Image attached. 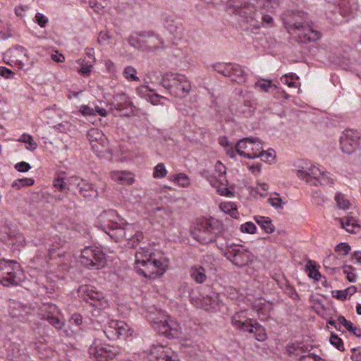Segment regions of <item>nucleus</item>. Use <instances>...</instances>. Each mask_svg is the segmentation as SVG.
Listing matches in <instances>:
<instances>
[{
  "mask_svg": "<svg viewBox=\"0 0 361 361\" xmlns=\"http://www.w3.org/2000/svg\"><path fill=\"white\" fill-rule=\"evenodd\" d=\"M215 169L216 171L219 173V181L223 185H226V184H228V180L224 176V175L226 174V167L220 161H217L215 165Z\"/></svg>",
  "mask_w": 361,
  "mask_h": 361,
  "instance_id": "41",
  "label": "nucleus"
},
{
  "mask_svg": "<svg viewBox=\"0 0 361 361\" xmlns=\"http://www.w3.org/2000/svg\"><path fill=\"white\" fill-rule=\"evenodd\" d=\"M151 361H180L178 355L163 345L152 346L150 349Z\"/></svg>",
  "mask_w": 361,
  "mask_h": 361,
  "instance_id": "16",
  "label": "nucleus"
},
{
  "mask_svg": "<svg viewBox=\"0 0 361 361\" xmlns=\"http://www.w3.org/2000/svg\"><path fill=\"white\" fill-rule=\"evenodd\" d=\"M322 171L320 169L315 166H311L307 171L298 170L297 172V175L299 178L302 179H305L307 182H310L309 178H312L315 180H317L319 176L322 174Z\"/></svg>",
  "mask_w": 361,
  "mask_h": 361,
  "instance_id": "29",
  "label": "nucleus"
},
{
  "mask_svg": "<svg viewBox=\"0 0 361 361\" xmlns=\"http://www.w3.org/2000/svg\"><path fill=\"white\" fill-rule=\"evenodd\" d=\"M339 6L341 9V13L345 17H348L350 15H353L357 10L356 5H349V1L346 3L344 1V0H342V2L339 3Z\"/></svg>",
  "mask_w": 361,
  "mask_h": 361,
  "instance_id": "33",
  "label": "nucleus"
},
{
  "mask_svg": "<svg viewBox=\"0 0 361 361\" xmlns=\"http://www.w3.org/2000/svg\"><path fill=\"white\" fill-rule=\"evenodd\" d=\"M344 327L355 336L357 337L361 336V330L358 329L350 321H348Z\"/></svg>",
  "mask_w": 361,
  "mask_h": 361,
  "instance_id": "60",
  "label": "nucleus"
},
{
  "mask_svg": "<svg viewBox=\"0 0 361 361\" xmlns=\"http://www.w3.org/2000/svg\"><path fill=\"white\" fill-rule=\"evenodd\" d=\"M254 139L249 137L240 140L235 147L236 152L244 157L254 159L258 156L257 152H254Z\"/></svg>",
  "mask_w": 361,
  "mask_h": 361,
  "instance_id": "20",
  "label": "nucleus"
},
{
  "mask_svg": "<svg viewBox=\"0 0 361 361\" xmlns=\"http://www.w3.org/2000/svg\"><path fill=\"white\" fill-rule=\"evenodd\" d=\"M257 157H261L264 161H270L275 157V152L273 149H269L267 151L262 150V152L257 153Z\"/></svg>",
  "mask_w": 361,
  "mask_h": 361,
  "instance_id": "52",
  "label": "nucleus"
},
{
  "mask_svg": "<svg viewBox=\"0 0 361 361\" xmlns=\"http://www.w3.org/2000/svg\"><path fill=\"white\" fill-rule=\"evenodd\" d=\"M8 238L13 245H23L24 243L23 235L18 232H10L8 233Z\"/></svg>",
  "mask_w": 361,
  "mask_h": 361,
  "instance_id": "39",
  "label": "nucleus"
},
{
  "mask_svg": "<svg viewBox=\"0 0 361 361\" xmlns=\"http://www.w3.org/2000/svg\"><path fill=\"white\" fill-rule=\"evenodd\" d=\"M338 259L336 255H330L326 259L324 260V266L326 269H331V265H338ZM336 267H332L333 270H335Z\"/></svg>",
  "mask_w": 361,
  "mask_h": 361,
  "instance_id": "55",
  "label": "nucleus"
},
{
  "mask_svg": "<svg viewBox=\"0 0 361 361\" xmlns=\"http://www.w3.org/2000/svg\"><path fill=\"white\" fill-rule=\"evenodd\" d=\"M339 221L342 228L345 229L348 233H355V228H360L357 220L353 216H348L346 217L341 218Z\"/></svg>",
  "mask_w": 361,
  "mask_h": 361,
  "instance_id": "30",
  "label": "nucleus"
},
{
  "mask_svg": "<svg viewBox=\"0 0 361 361\" xmlns=\"http://www.w3.org/2000/svg\"><path fill=\"white\" fill-rule=\"evenodd\" d=\"M327 173V172L322 171V174L318 176L316 181L319 183L321 185L332 184L334 183V179L329 176Z\"/></svg>",
  "mask_w": 361,
  "mask_h": 361,
  "instance_id": "56",
  "label": "nucleus"
},
{
  "mask_svg": "<svg viewBox=\"0 0 361 361\" xmlns=\"http://www.w3.org/2000/svg\"><path fill=\"white\" fill-rule=\"evenodd\" d=\"M190 276L198 283H202L207 279L204 269L201 266H195L190 269Z\"/></svg>",
  "mask_w": 361,
  "mask_h": 361,
  "instance_id": "31",
  "label": "nucleus"
},
{
  "mask_svg": "<svg viewBox=\"0 0 361 361\" xmlns=\"http://www.w3.org/2000/svg\"><path fill=\"white\" fill-rule=\"evenodd\" d=\"M331 344L334 345L338 350L341 351L344 350V345L343 341L336 335L331 334L329 338Z\"/></svg>",
  "mask_w": 361,
  "mask_h": 361,
  "instance_id": "54",
  "label": "nucleus"
},
{
  "mask_svg": "<svg viewBox=\"0 0 361 361\" xmlns=\"http://www.w3.org/2000/svg\"><path fill=\"white\" fill-rule=\"evenodd\" d=\"M20 142L26 143V149L30 151H34L37 147V142L33 140V137L30 135L23 134L19 139Z\"/></svg>",
  "mask_w": 361,
  "mask_h": 361,
  "instance_id": "35",
  "label": "nucleus"
},
{
  "mask_svg": "<svg viewBox=\"0 0 361 361\" xmlns=\"http://www.w3.org/2000/svg\"><path fill=\"white\" fill-rule=\"evenodd\" d=\"M167 171L165 169L164 164L162 163L158 164L154 170L153 176L156 178H164L166 176Z\"/></svg>",
  "mask_w": 361,
  "mask_h": 361,
  "instance_id": "50",
  "label": "nucleus"
},
{
  "mask_svg": "<svg viewBox=\"0 0 361 361\" xmlns=\"http://www.w3.org/2000/svg\"><path fill=\"white\" fill-rule=\"evenodd\" d=\"M135 268L137 271L146 278H156L157 275L154 264L147 254L138 252L135 255Z\"/></svg>",
  "mask_w": 361,
  "mask_h": 361,
  "instance_id": "12",
  "label": "nucleus"
},
{
  "mask_svg": "<svg viewBox=\"0 0 361 361\" xmlns=\"http://www.w3.org/2000/svg\"><path fill=\"white\" fill-rule=\"evenodd\" d=\"M137 36L143 37L144 50L154 51L162 47L163 42L161 39L152 31H141Z\"/></svg>",
  "mask_w": 361,
  "mask_h": 361,
  "instance_id": "22",
  "label": "nucleus"
},
{
  "mask_svg": "<svg viewBox=\"0 0 361 361\" xmlns=\"http://www.w3.org/2000/svg\"><path fill=\"white\" fill-rule=\"evenodd\" d=\"M113 211L106 212L99 216V219L104 224L102 225V229L108 234L111 238L116 242L121 241L125 238L126 225L124 226H119L112 217H114Z\"/></svg>",
  "mask_w": 361,
  "mask_h": 361,
  "instance_id": "4",
  "label": "nucleus"
},
{
  "mask_svg": "<svg viewBox=\"0 0 361 361\" xmlns=\"http://www.w3.org/2000/svg\"><path fill=\"white\" fill-rule=\"evenodd\" d=\"M31 166L30 164L25 162V161H21L19 163H17L15 165V169L20 171V172H27L30 169Z\"/></svg>",
  "mask_w": 361,
  "mask_h": 361,
  "instance_id": "62",
  "label": "nucleus"
},
{
  "mask_svg": "<svg viewBox=\"0 0 361 361\" xmlns=\"http://www.w3.org/2000/svg\"><path fill=\"white\" fill-rule=\"evenodd\" d=\"M136 69L132 66H127L123 71L124 77L131 81H138L139 78L136 76Z\"/></svg>",
  "mask_w": 361,
  "mask_h": 361,
  "instance_id": "42",
  "label": "nucleus"
},
{
  "mask_svg": "<svg viewBox=\"0 0 361 361\" xmlns=\"http://www.w3.org/2000/svg\"><path fill=\"white\" fill-rule=\"evenodd\" d=\"M251 322L252 319H248L245 315V312L243 311L236 312L231 318L232 324L237 329L245 331Z\"/></svg>",
  "mask_w": 361,
  "mask_h": 361,
  "instance_id": "25",
  "label": "nucleus"
},
{
  "mask_svg": "<svg viewBox=\"0 0 361 361\" xmlns=\"http://www.w3.org/2000/svg\"><path fill=\"white\" fill-rule=\"evenodd\" d=\"M9 61L6 62L8 65H18L19 68H23L25 64L28 62L29 56L27 50L20 45H16L9 49L6 54Z\"/></svg>",
  "mask_w": 361,
  "mask_h": 361,
  "instance_id": "15",
  "label": "nucleus"
},
{
  "mask_svg": "<svg viewBox=\"0 0 361 361\" xmlns=\"http://www.w3.org/2000/svg\"><path fill=\"white\" fill-rule=\"evenodd\" d=\"M245 331L252 334L255 339L259 341H263L267 338L266 331L264 327L257 322L253 323L252 321L250 322Z\"/></svg>",
  "mask_w": 361,
  "mask_h": 361,
  "instance_id": "26",
  "label": "nucleus"
},
{
  "mask_svg": "<svg viewBox=\"0 0 361 361\" xmlns=\"http://www.w3.org/2000/svg\"><path fill=\"white\" fill-rule=\"evenodd\" d=\"M351 250V247L346 243H341L335 247V252L343 255H348Z\"/></svg>",
  "mask_w": 361,
  "mask_h": 361,
  "instance_id": "51",
  "label": "nucleus"
},
{
  "mask_svg": "<svg viewBox=\"0 0 361 361\" xmlns=\"http://www.w3.org/2000/svg\"><path fill=\"white\" fill-rule=\"evenodd\" d=\"M335 200L338 207L342 209H348L350 207V203L348 200L345 199L343 195L337 193L335 197Z\"/></svg>",
  "mask_w": 361,
  "mask_h": 361,
  "instance_id": "45",
  "label": "nucleus"
},
{
  "mask_svg": "<svg viewBox=\"0 0 361 361\" xmlns=\"http://www.w3.org/2000/svg\"><path fill=\"white\" fill-rule=\"evenodd\" d=\"M341 149L343 153H353L358 145V136L355 131L345 130L340 138Z\"/></svg>",
  "mask_w": 361,
  "mask_h": 361,
  "instance_id": "17",
  "label": "nucleus"
},
{
  "mask_svg": "<svg viewBox=\"0 0 361 361\" xmlns=\"http://www.w3.org/2000/svg\"><path fill=\"white\" fill-rule=\"evenodd\" d=\"M53 185L54 188L58 189L59 191H64L66 190H70L71 186H69L68 183H66L63 178H57L54 180Z\"/></svg>",
  "mask_w": 361,
  "mask_h": 361,
  "instance_id": "49",
  "label": "nucleus"
},
{
  "mask_svg": "<svg viewBox=\"0 0 361 361\" xmlns=\"http://www.w3.org/2000/svg\"><path fill=\"white\" fill-rule=\"evenodd\" d=\"M80 262L85 267L99 269L106 264L105 255L97 247H87L81 252Z\"/></svg>",
  "mask_w": 361,
  "mask_h": 361,
  "instance_id": "6",
  "label": "nucleus"
},
{
  "mask_svg": "<svg viewBox=\"0 0 361 361\" xmlns=\"http://www.w3.org/2000/svg\"><path fill=\"white\" fill-rule=\"evenodd\" d=\"M264 8L265 7H262V8H259L260 18L258 20L260 23H259V25L257 27H253V30L259 29L262 25H263L264 23H265L268 25H269L272 23V21H273L272 17L270 16L269 15L264 14V13L263 12L262 8Z\"/></svg>",
  "mask_w": 361,
  "mask_h": 361,
  "instance_id": "47",
  "label": "nucleus"
},
{
  "mask_svg": "<svg viewBox=\"0 0 361 361\" xmlns=\"http://www.w3.org/2000/svg\"><path fill=\"white\" fill-rule=\"evenodd\" d=\"M231 64H225V63H216L214 65V69L219 73L222 74L224 76H228L230 72L231 71Z\"/></svg>",
  "mask_w": 361,
  "mask_h": 361,
  "instance_id": "38",
  "label": "nucleus"
},
{
  "mask_svg": "<svg viewBox=\"0 0 361 361\" xmlns=\"http://www.w3.org/2000/svg\"><path fill=\"white\" fill-rule=\"evenodd\" d=\"M79 111L83 115V116H94V109L87 106V105H82L80 107Z\"/></svg>",
  "mask_w": 361,
  "mask_h": 361,
  "instance_id": "63",
  "label": "nucleus"
},
{
  "mask_svg": "<svg viewBox=\"0 0 361 361\" xmlns=\"http://www.w3.org/2000/svg\"><path fill=\"white\" fill-rule=\"evenodd\" d=\"M89 354L97 361H105L112 359L115 356L111 346L97 343L96 342L90 347Z\"/></svg>",
  "mask_w": 361,
  "mask_h": 361,
  "instance_id": "19",
  "label": "nucleus"
},
{
  "mask_svg": "<svg viewBox=\"0 0 361 361\" xmlns=\"http://www.w3.org/2000/svg\"><path fill=\"white\" fill-rule=\"evenodd\" d=\"M139 32L131 35L128 37V42L131 47L144 50V41L143 37L137 36Z\"/></svg>",
  "mask_w": 361,
  "mask_h": 361,
  "instance_id": "34",
  "label": "nucleus"
},
{
  "mask_svg": "<svg viewBox=\"0 0 361 361\" xmlns=\"http://www.w3.org/2000/svg\"><path fill=\"white\" fill-rule=\"evenodd\" d=\"M33 184L34 180L32 178H25L16 180L15 181L13 182L11 185L13 188L19 189L21 187L30 186L32 185Z\"/></svg>",
  "mask_w": 361,
  "mask_h": 361,
  "instance_id": "43",
  "label": "nucleus"
},
{
  "mask_svg": "<svg viewBox=\"0 0 361 361\" xmlns=\"http://www.w3.org/2000/svg\"><path fill=\"white\" fill-rule=\"evenodd\" d=\"M111 109L119 111L122 116H130L133 114L134 106L125 93H118L110 104Z\"/></svg>",
  "mask_w": 361,
  "mask_h": 361,
  "instance_id": "14",
  "label": "nucleus"
},
{
  "mask_svg": "<svg viewBox=\"0 0 361 361\" xmlns=\"http://www.w3.org/2000/svg\"><path fill=\"white\" fill-rule=\"evenodd\" d=\"M176 180L180 185L183 187H186L190 184L188 177L183 173H180L178 175V176L176 178Z\"/></svg>",
  "mask_w": 361,
  "mask_h": 361,
  "instance_id": "61",
  "label": "nucleus"
},
{
  "mask_svg": "<svg viewBox=\"0 0 361 361\" xmlns=\"http://www.w3.org/2000/svg\"><path fill=\"white\" fill-rule=\"evenodd\" d=\"M308 346H300L295 344L288 345L287 346V352L290 355H295L298 357V361H325L319 355L314 353H309L307 355H301L302 353L310 351Z\"/></svg>",
  "mask_w": 361,
  "mask_h": 361,
  "instance_id": "18",
  "label": "nucleus"
},
{
  "mask_svg": "<svg viewBox=\"0 0 361 361\" xmlns=\"http://www.w3.org/2000/svg\"><path fill=\"white\" fill-rule=\"evenodd\" d=\"M43 319L48 321V322L50 324L54 326L57 329H61L63 328V326H64L63 322L61 321L59 318H57L53 315L48 314L47 317L44 316Z\"/></svg>",
  "mask_w": 361,
  "mask_h": 361,
  "instance_id": "46",
  "label": "nucleus"
},
{
  "mask_svg": "<svg viewBox=\"0 0 361 361\" xmlns=\"http://www.w3.org/2000/svg\"><path fill=\"white\" fill-rule=\"evenodd\" d=\"M20 265L13 260H0V283L4 286H16Z\"/></svg>",
  "mask_w": 361,
  "mask_h": 361,
  "instance_id": "5",
  "label": "nucleus"
},
{
  "mask_svg": "<svg viewBox=\"0 0 361 361\" xmlns=\"http://www.w3.org/2000/svg\"><path fill=\"white\" fill-rule=\"evenodd\" d=\"M240 231L243 233L253 234L256 231V226L252 222H247L240 226Z\"/></svg>",
  "mask_w": 361,
  "mask_h": 361,
  "instance_id": "57",
  "label": "nucleus"
},
{
  "mask_svg": "<svg viewBox=\"0 0 361 361\" xmlns=\"http://www.w3.org/2000/svg\"><path fill=\"white\" fill-rule=\"evenodd\" d=\"M255 0L241 1V0H230L226 4V11L230 14H233L240 18V22L243 29L253 32V27H256L260 23L259 8L262 7L274 8V4L277 3H271L269 0Z\"/></svg>",
  "mask_w": 361,
  "mask_h": 361,
  "instance_id": "1",
  "label": "nucleus"
},
{
  "mask_svg": "<svg viewBox=\"0 0 361 361\" xmlns=\"http://www.w3.org/2000/svg\"><path fill=\"white\" fill-rule=\"evenodd\" d=\"M68 185L72 188L78 189L80 195L85 198H96L99 196V192L92 183L78 176L69 178Z\"/></svg>",
  "mask_w": 361,
  "mask_h": 361,
  "instance_id": "13",
  "label": "nucleus"
},
{
  "mask_svg": "<svg viewBox=\"0 0 361 361\" xmlns=\"http://www.w3.org/2000/svg\"><path fill=\"white\" fill-rule=\"evenodd\" d=\"M35 19L37 24L42 27H45L47 23L48 22L47 18L40 13H37L36 14Z\"/></svg>",
  "mask_w": 361,
  "mask_h": 361,
  "instance_id": "64",
  "label": "nucleus"
},
{
  "mask_svg": "<svg viewBox=\"0 0 361 361\" xmlns=\"http://www.w3.org/2000/svg\"><path fill=\"white\" fill-rule=\"evenodd\" d=\"M222 232V225L214 219H203L194 228L192 235L195 239L202 244L215 241Z\"/></svg>",
  "mask_w": 361,
  "mask_h": 361,
  "instance_id": "3",
  "label": "nucleus"
},
{
  "mask_svg": "<svg viewBox=\"0 0 361 361\" xmlns=\"http://www.w3.org/2000/svg\"><path fill=\"white\" fill-rule=\"evenodd\" d=\"M283 20L288 32L301 30L309 23L307 15L302 11H288L283 13Z\"/></svg>",
  "mask_w": 361,
  "mask_h": 361,
  "instance_id": "9",
  "label": "nucleus"
},
{
  "mask_svg": "<svg viewBox=\"0 0 361 361\" xmlns=\"http://www.w3.org/2000/svg\"><path fill=\"white\" fill-rule=\"evenodd\" d=\"M217 304L216 298L212 296L207 295L202 298L201 307L205 310H211L214 309Z\"/></svg>",
  "mask_w": 361,
  "mask_h": 361,
  "instance_id": "36",
  "label": "nucleus"
},
{
  "mask_svg": "<svg viewBox=\"0 0 361 361\" xmlns=\"http://www.w3.org/2000/svg\"><path fill=\"white\" fill-rule=\"evenodd\" d=\"M107 3L105 1H98L97 0H90V6L94 9V11L97 13H100L103 9L106 7Z\"/></svg>",
  "mask_w": 361,
  "mask_h": 361,
  "instance_id": "53",
  "label": "nucleus"
},
{
  "mask_svg": "<svg viewBox=\"0 0 361 361\" xmlns=\"http://www.w3.org/2000/svg\"><path fill=\"white\" fill-rule=\"evenodd\" d=\"M228 250L225 252V257L237 267H241L247 265L252 261V253L243 247H233L227 245Z\"/></svg>",
  "mask_w": 361,
  "mask_h": 361,
  "instance_id": "10",
  "label": "nucleus"
},
{
  "mask_svg": "<svg viewBox=\"0 0 361 361\" xmlns=\"http://www.w3.org/2000/svg\"><path fill=\"white\" fill-rule=\"evenodd\" d=\"M160 84L169 90L171 95L180 99L185 98L191 91L190 82L184 75L178 73H165Z\"/></svg>",
  "mask_w": 361,
  "mask_h": 361,
  "instance_id": "2",
  "label": "nucleus"
},
{
  "mask_svg": "<svg viewBox=\"0 0 361 361\" xmlns=\"http://www.w3.org/2000/svg\"><path fill=\"white\" fill-rule=\"evenodd\" d=\"M153 264H154L155 270L157 272V275L161 276L166 271L165 264L160 260L158 259H152Z\"/></svg>",
  "mask_w": 361,
  "mask_h": 361,
  "instance_id": "58",
  "label": "nucleus"
},
{
  "mask_svg": "<svg viewBox=\"0 0 361 361\" xmlns=\"http://www.w3.org/2000/svg\"><path fill=\"white\" fill-rule=\"evenodd\" d=\"M219 183L221 185L216 186V191L218 192V193L220 195H224L226 197H231L233 195V193L228 188H226V185L228 184H226V185H223L220 182H219Z\"/></svg>",
  "mask_w": 361,
  "mask_h": 361,
  "instance_id": "59",
  "label": "nucleus"
},
{
  "mask_svg": "<svg viewBox=\"0 0 361 361\" xmlns=\"http://www.w3.org/2000/svg\"><path fill=\"white\" fill-rule=\"evenodd\" d=\"M92 149L99 156L109 151V141L105 135L99 129L91 128L87 134Z\"/></svg>",
  "mask_w": 361,
  "mask_h": 361,
  "instance_id": "11",
  "label": "nucleus"
},
{
  "mask_svg": "<svg viewBox=\"0 0 361 361\" xmlns=\"http://www.w3.org/2000/svg\"><path fill=\"white\" fill-rule=\"evenodd\" d=\"M231 71L228 77L231 78L233 81L238 83H243L246 80V73L243 68L238 64H232Z\"/></svg>",
  "mask_w": 361,
  "mask_h": 361,
  "instance_id": "28",
  "label": "nucleus"
},
{
  "mask_svg": "<svg viewBox=\"0 0 361 361\" xmlns=\"http://www.w3.org/2000/svg\"><path fill=\"white\" fill-rule=\"evenodd\" d=\"M302 32L299 34V37H302L301 41L302 42H315L320 38V32L312 29L310 23H307L304 28L301 30Z\"/></svg>",
  "mask_w": 361,
  "mask_h": 361,
  "instance_id": "24",
  "label": "nucleus"
},
{
  "mask_svg": "<svg viewBox=\"0 0 361 361\" xmlns=\"http://www.w3.org/2000/svg\"><path fill=\"white\" fill-rule=\"evenodd\" d=\"M104 333L108 339L116 341L126 339L132 334V330L126 322L112 320L104 326Z\"/></svg>",
  "mask_w": 361,
  "mask_h": 361,
  "instance_id": "7",
  "label": "nucleus"
},
{
  "mask_svg": "<svg viewBox=\"0 0 361 361\" xmlns=\"http://www.w3.org/2000/svg\"><path fill=\"white\" fill-rule=\"evenodd\" d=\"M125 233L126 245L128 248H136L138 244L144 239L142 232L135 231L134 226L130 224H126Z\"/></svg>",
  "mask_w": 361,
  "mask_h": 361,
  "instance_id": "21",
  "label": "nucleus"
},
{
  "mask_svg": "<svg viewBox=\"0 0 361 361\" xmlns=\"http://www.w3.org/2000/svg\"><path fill=\"white\" fill-rule=\"evenodd\" d=\"M268 202L274 208H282V199L279 197V194L274 192L268 199Z\"/></svg>",
  "mask_w": 361,
  "mask_h": 361,
  "instance_id": "48",
  "label": "nucleus"
},
{
  "mask_svg": "<svg viewBox=\"0 0 361 361\" xmlns=\"http://www.w3.org/2000/svg\"><path fill=\"white\" fill-rule=\"evenodd\" d=\"M78 292L83 300L90 305L98 309L106 307V300L102 292L98 291L95 287L90 285H84L79 287Z\"/></svg>",
  "mask_w": 361,
  "mask_h": 361,
  "instance_id": "8",
  "label": "nucleus"
},
{
  "mask_svg": "<svg viewBox=\"0 0 361 361\" xmlns=\"http://www.w3.org/2000/svg\"><path fill=\"white\" fill-rule=\"evenodd\" d=\"M255 220L267 233H271L274 232V226L269 217L258 216L255 217Z\"/></svg>",
  "mask_w": 361,
  "mask_h": 361,
  "instance_id": "32",
  "label": "nucleus"
},
{
  "mask_svg": "<svg viewBox=\"0 0 361 361\" xmlns=\"http://www.w3.org/2000/svg\"><path fill=\"white\" fill-rule=\"evenodd\" d=\"M153 212L157 216L161 217L162 219L170 218L172 211L169 207H156L153 209Z\"/></svg>",
  "mask_w": 361,
  "mask_h": 361,
  "instance_id": "40",
  "label": "nucleus"
},
{
  "mask_svg": "<svg viewBox=\"0 0 361 361\" xmlns=\"http://www.w3.org/2000/svg\"><path fill=\"white\" fill-rule=\"evenodd\" d=\"M169 316L164 312H159V316L153 318V322L157 325L161 334L168 335L169 331L173 329V322L169 321Z\"/></svg>",
  "mask_w": 361,
  "mask_h": 361,
  "instance_id": "23",
  "label": "nucleus"
},
{
  "mask_svg": "<svg viewBox=\"0 0 361 361\" xmlns=\"http://www.w3.org/2000/svg\"><path fill=\"white\" fill-rule=\"evenodd\" d=\"M255 87H259L261 90L268 92L272 88H276V85L272 84L271 80L261 79L255 84Z\"/></svg>",
  "mask_w": 361,
  "mask_h": 361,
  "instance_id": "37",
  "label": "nucleus"
},
{
  "mask_svg": "<svg viewBox=\"0 0 361 361\" xmlns=\"http://www.w3.org/2000/svg\"><path fill=\"white\" fill-rule=\"evenodd\" d=\"M306 267L310 271L309 276L318 281L321 277V274L319 271L316 269L314 262L312 260H309L306 264Z\"/></svg>",
  "mask_w": 361,
  "mask_h": 361,
  "instance_id": "44",
  "label": "nucleus"
},
{
  "mask_svg": "<svg viewBox=\"0 0 361 361\" xmlns=\"http://www.w3.org/2000/svg\"><path fill=\"white\" fill-rule=\"evenodd\" d=\"M111 178L122 185H131L134 180L132 174L126 171H113L111 173Z\"/></svg>",
  "mask_w": 361,
  "mask_h": 361,
  "instance_id": "27",
  "label": "nucleus"
}]
</instances>
